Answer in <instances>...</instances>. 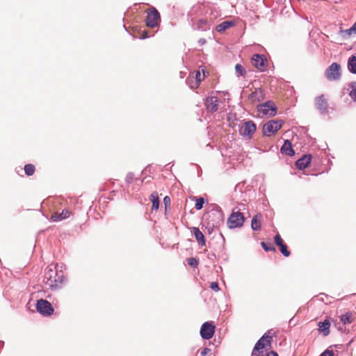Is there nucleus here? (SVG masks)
<instances>
[{"label": "nucleus", "mask_w": 356, "mask_h": 356, "mask_svg": "<svg viewBox=\"0 0 356 356\" xmlns=\"http://www.w3.org/2000/svg\"><path fill=\"white\" fill-rule=\"evenodd\" d=\"M35 168L33 164H26L24 166V172L27 176H31L34 174Z\"/></svg>", "instance_id": "nucleus-26"}, {"label": "nucleus", "mask_w": 356, "mask_h": 356, "mask_svg": "<svg viewBox=\"0 0 356 356\" xmlns=\"http://www.w3.org/2000/svg\"><path fill=\"white\" fill-rule=\"evenodd\" d=\"M320 356H334V353L332 350H326L322 353Z\"/></svg>", "instance_id": "nucleus-37"}, {"label": "nucleus", "mask_w": 356, "mask_h": 356, "mask_svg": "<svg viewBox=\"0 0 356 356\" xmlns=\"http://www.w3.org/2000/svg\"><path fill=\"white\" fill-rule=\"evenodd\" d=\"M261 245L262 248L266 252H269V251L275 252V248L271 243H266L265 242H261Z\"/></svg>", "instance_id": "nucleus-29"}, {"label": "nucleus", "mask_w": 356, "mask_h": 356, "mask_svg": "<svg viewBox=\"0 0 356 356\" xmlns=\"http://www.w3.org/2000/svg\"><path fill=\"white\" fill-rule=\"evenodd\" d=\"M275 243L277 246H280V245H282L284 243L283 239L282 238L281 236L279 234H277L275 236Z\"/></svg>", "instance_id": "nucleus-34"}, {"label": "nucleus", "mask_w": 356, "mask_h": 356, "mask_svg": "<svg viewBox=\"0 0 356 356\" xmlns=\"http://www.w3.org/2000/svg\"><path fill=\"white\" fill-rule=\"evenodd\" d=\"M193 200H196V203H195V207L197 210H200L202 209V208L203 207V204L204 203V200L203 197H193Z\"/></svg>", "instance_id": "nucleus-28"}, {"label": "nucleus", "mask_w": 356, "mask_h": 356, "mask_svg": "<svg viewBox=\"0 0 356 356\" xmlns=\"http://www.w3.org/2000/svg\"><path fill=\"white\" fill-rule=\"evenodd\" d=\"M215 325L211 322H206L202 324L200 329L201 337L204 339H210L213 336Z\"/></svg>", "instance_id": "nucleus-9"}, {"label": "nucleus", "mask_w": 356, "mask_h": 356, "mask_svg": "<svg viewBox=\"0 0 356 356\" xmlns=\"http://www.w3.org/2000/svg\"><path fill=\"white\" fill-rule=\"evenodd\" d=\"M281 152L288 156H293L295 152L292 148L291 142L289 140H286L281 147Z\"/></svg>", "instance_id": "nucleus-20"}, {"label": "nucleus", "mask_w": 356, "mask_h": 356, "mask_svg": "<svg viewBox=\"0 0 356 356\" xmlns=\"http://www.w3.org/2000/svg\"><path fill=\"white\" fill-rule=\"evenodd\" d=\"M193 233L195 237V239L197 240V243H199V245H200L202 246H204L206 245V241L204 238V236L198 227H193Z\"/></svg>", "instance_id": "nucleus-19"}, {"label": "nucleus", "mask_w": 356, "mask_h": 356, "mask_svg": "<svg viewBox=\"0 0 356 356\" xmlns=\"http://www.w3.org/2000/svg\"><path fill=\"white\" fill-rule=\"evenodd\" d=\"M283 122L280 120H270L263 127V132L265 136H270L275 134L282 127Z\"/></svg>", "instance_id": "nucleus-4"}, {"label": "nucleus", "mask_w": 356, "mask_h": 356, "mask_svg": "<svg viewBox=\"0 0 356 356\" xmlns=\"http://www.w3.org/2000/svg\"><path fill=\"white\" fill-rule=\"evenodd\" d=\"M71 214L72 213L69 210L63 209L61 213H54L51 216V219L54 222H58L69 218Z\"/></svg>", "instance_id": "nucleus-14"}, {"label": "nucleus", "mask_w": 356, "mask_h": 356, "mask_svg": "<svg viewBox=\"0 0 356 356\" xmlns=\"http://www.w3.org/2000/svg\"><path fill=\"white\" fill-rule=\"evenodd\" d=\"M43 282L50 289L57 288L63 282V275H58L55 266L49 265L44 270Z\"/></svg>", "instance_id": "nucleus-1"}, {"label": "nucleus", "mask_w": 356, "mask_h": 356, "mask_svg": "<svg viewBox=\"0 0 356 356\" xmlns=\"http://www.w3.org/2000/svg\"><path fill=\"white\" fill-rule=\"evenodd\" d=\"M311 161L312 156L310 154H307L298 159L296 164L298 168L300 170H303L309 165V164L311 163Z\"/></svg>", "instance_id": "nucleus-15"}, {"label": "nucleus", "mask_w": 356, "mask_h": 356, "mask_svg": "<svg viewBox=\"0 0 356 356\" xmlns=\"http://www.w3.org/2000/svg\"><path fill=\"white\" fill-rule=\"evenodd\" d=\"M235 70L236 73L240 76H244L246 73V71L244 69V67L240 64H236L235 65Z\"/></svg>", "instance_id": "nucleus-31"}, {"label": "nucleus", "mask_w": 356, "mask_h": 356, "mask_svg": "<svg viewBox=\"0 0 356 356\" xmlns=\"http://www.w3.org/2000/svg\"><path fill=\"white\" fill-rule=\"evenodd\" d=\"M192 76V81H194V85L192 86V89H195L198 88L200 82L204 79V75H202L200 71L195 72V74H191Z\"/></svg>", "instance_id": "nucleus-21"}, {"label": "nucleus", "mask_w": 356, "mask_h": 356, "mask_svg": "<svg viewBox=\"0 0 356 356\" xmlns=\"http://www.w3.org/2000/svg\"><path fill=\"white\" fill-rule=\"evenodd\" d=\"M252 63L259 71H264L266 67L267 60L261 55L254 54L252 58Z\"/></svg>", "instance_id": "nucleus-11"}, {"label": "nucleus", "mask_w": 356, "mask_h": 356, "mask_svg": "<svg viewBox=\"0 0 356 356\" xmlns=\"http://www.w3.org/2000/svg\"><path fill=\"white\" fill-rule=\"evenodd\" d=\"M149 200L152 203V210H158L159 207V194L156 191L153 192L150 196Z\"/></svg>", "instance_id": "nucleus-22"}, {"label": "nucleus", "mask_w": 356, "mask_h": 356, "mask_svg": "<svg viewBox=\"0 0 356 356\" xmlns=\"http://www.w3.org/2000/svg\"><path fill=\"white\" fill-rule=\"evenodd\" d=\"M266 356H279L278 354L274 351H270Z\"/></svg>", "instance_id": "nucleus-44"}, {"label": "nucleus", "mask_w": 356, "mask_h": 356, "mask_svg": "<svg viewBox=\"0 0 356 356\" xmlns=\"http://www.w3.org/2000/svg\"><path fill=\"white\" fill-rule=\"evenodd\" d=\"M318 326V332L323 333V336H327L330 334V322L328 319L319 322Z\"/></svg>", "instance_id": "nucleus-18"}, {"label": "nucleus", "mask_w": 356, "mask_h": 356, "mask_svg": "<svg viewBox=\"0 0 356 356\" xmlns=\"http://www.w3.org/2000/svg\"><path fill=\"white\" fill-rule=\"evenodd\" d=\"M134 179V175L132 173H129L127 175L126 181L127 183H131Z\"/></svg>", "instance_id": "nucleus-39"}, {"label": "nucleus", "mask_w": 356, "mask_h": 356, "mask_svg": "<svg viewBox=\"0 0 356 356\" xmlns=\"http://www.w3.org/2000/svg\"><path fill=\"white\" fill-rule=\"evenodd\" d=\"M211 352V350L209 348H204L202 350L201 353H200V355L201 356H206L208 354H210Z\"/></svg>", "instance_id": "nucleus-35"}, {"label": "nucleus", "mask_w": 356, "mask_h": 356, "mask_svg": "<svg viewBox=\"0 0 356 356\" xmlns=\"http://www.w3.org/2000/svg\"><path fill=\"white\" fill-rule=\"evenodd\" d=\"M316 106L321 112L324 113L327 107V101L323 95H321L316 99Z\"/></svg>", "instance_id": "nucleus-17"}, {"label": "nucleus", "mask_w": 356, "mask_h": 356, "mask_svg": "<svg viewBox=\"0 0 356 356\" xmlns=\"http://www.w3.org/2000/svg\"><path fill=\"white\" fill-rule=\"evenodd\" d=\"M340 320L343 324H350L355 321V316L351 312H346L340 316Z\"/></svg>", "instance_id": "nucleus-24"}, {"label": "nucleus", "mask_w": 356, "mask_h": 356, "mask_svg": "<svg viewBox=\"0 0 356 356\" xmlns=\"http://www.w3.org/2000/svg\"><path fill=\"white\" fill-rule=\"evenodd\" d=\"M234 25V23L232 21H225L220 24L217 25L216 27V30L219 32L222 33L225 31L226 29L233 26Z\"/></svg>", "instance_id": "nucleus-23"}, {"label": "nucleus", "mask_w": 356, "mask_h": 356, "mask_svg": "<svg viewBox=\"0 0 356 356\" xmlns=\"http://www.w3.org/2000/svg\"><path fill=\"white\" fill-rule=\"evenodd\" d=\"M208 27V22L207 19H201L197 22V29L198 30H206Z\"/></svg>", "instance_id": "nucleus-27"}, {"label": "nucleus", "mask_w": 356, "mask_h": 356, "mask_svg": "<svg viewBox=\"0 0 356 356\" xmlns=\"http://www.w3.org/2000/svg\"><path fill=\"white\" fill-rule=\"evenodd\" d=\"M349 95L355 101H356V82L352 83L351 90Z\"/></svg>", "instance_id": "nucleus-32"}, {"label": "nucleus", "mask_w": 356, "mask_h": 356, "mask_svg": "<svg viewBox=\"0 0 356 356\" xmlns=\"http://www.w3.org/2000/svg\"><path fill=\"white\" fill-rule=\"evenodd\" d=\"M258 111L265 115L275 116L277 113V107L273 101L259 104L257 106Z\"/></svg>", "instance_id": "nucleus-7"}, {"label": "nucleus", "mask_w": 356, "mask_h": 356, "mask_svg": "<svg viewBox=\"0 0 356 356\" xmlns=\"http://www.w3.org/2000/svg\"><path fill=\"white\" fill-rule=\"evenodd\" d=\"M341 75V66L337 63H332L325 72V76L331 81L339 80Z\"/></svg>", "instance_id": "nucleus-6"}, {"label": "nucleus", "mask_w": 356, "mask_h": 356, "mask_svg": "<svg viewBox=\"0 0 356 356\" xmlns=\"http://www.w3.org/2000/svg\"><path fill=\"white\" fill-rule=\"evenodd\" d=\"M244 221L245 218L243 213L240 212L239 209H234L227 220V225L231 229L240 227L243 225Z\"/></svg>", "instance_id": "nucleus-2"}, {"label": "nucleus", "mask_w": 356, "mask_h": 356, "mask_svg": "<svg viewBox=\"0 0 356 356\" xmlns=\"http://www.w3.org/2000/svg\"><path fill=\"white\" fill-rule=\"evenodd\" d=\"M256 131V125L252 121H248L243 124L240 129V134L250 137Z\"/></svg>", "instance_id": "nucleus-10"}, {"label": "nucleus", "mask_w": 356, "mask_h": 356, "mask_svg": "<svg viewBox=\"0 0 356 356\" xmlns=\"http://www.w3.org/2000/svg\"><path fill=\"white\" fill-rule=\"evenodd\" d=\"M187 261H188V264L192 267H197V265H198V261L194 258V257H191V258H188L187 259Z\"/></svg>", "instance_id": "nucleus-33"}, {"label": "nucleus", "mask_w": 356, "mask_h": 356, "mask_svg": "<svg viewBox=\"0 0 356 356\" xmlns=\"http://www.w3.org/2000/svg\"><path fill=\"white\" fill-rule=\"evenodd\" d=\"M147 37H148V33H147V32L146 31H143V33H142V35H141L140 38H142V39H145V38H147Z\"/></svg>", "instance_id": "nucleus-42"}, {"label": "nucleus", "mask_w": 356, "mask_h": 356, "mask_svg": "<svg viewBox=\"0 0 356 356\" xmlns=\"http://www.w3.org/2000/svg\"><path fill=\"white\" fill-rule=\"evenodd\" d=\"M272 340V337L268 335V334H266L264 335L255 344L253 350L252 355L260 356L263 353V350L267 347L270 346V341Z\"/></svg>", "instance_id": "nucleus-5"}, {"label": "nucleus", "mask_w": 356, "mask_h": 356, "mask_svg": "<svg viewBox=\"0 0 356 356\" xmlns=\"http://www.w3.org/2000/svg\"><path fill=\"white\" fill-rule=\"evenodd\" d=\"M352 33L356 34V22L354 23L353 26L350 28Z\"/></svg>", "instance_id": "nucleus-43"}, {"label": "nucleus", "mask_w": 356, "mask_h": 356, "mask_svg": "<svg viewBox=\"0 0 356 356\" xmlns=\"http://www.w3.org/2000/svg\"><path fill=\"white\" fill-rule=\"evenodd\" d=\"M348 67L352 73L356 74V56H353L349 58Z\"/></svg>", "instance_id": "nucleus-25"}, {"label": "nucleus", "mask_w": 356, "mask_h": 356, "mask_svg": "<svg viewBox=\"0 0 356 356\" xmlns=\"http://www.w3.org/2000/svg\"><path fill=\"white\" fill-rule=\"evenodd\" d=\"M205 106L208 111L214 113L218 109V99L216 97H208L205 100Z\"/></svg>", "instance_id": "nucleus-13"}, {"label": "nucleus", "mask_w": 356, "mask_h": 356, "mask_svg": "<svg viewBox=\"0 0 356 356\" xmlns=\"http://www.w3.org/2000/svg\"><path fill=\"white\" fill-rule=\"evenodd\" d=\"M187 83L191 88H192L193 85H194V81H192V76L191 75L187 79Z\"/></svg>", "instance_id": "nucleus-41"}, {"label": "nucleus", "mask_w": 356, "mask_h": 356, "mask_svg": "<svg viewBox=\"0 0 356 356\" xmlns=\"http://www.w3.org/2000/svg\"><path fill=\"white\" fill-rule=\"evenodd\" d=\"M263 216L261 213H259L256 214L251 220V227L254 231H259L261 229V222Z\"/></svg>", "instance_id": "nucleus-16"}, {"label": "nucleus", "mask_w": 356, "mask_h": 356, "mask_svg": "<svg viewBox=\"0 0 356 356\" xmlns=\"http://www.w3.org/2000/svg\"><path fill=\"white\" fill-rule=\"evenodd\" d=\"M265 98V92L264 90L261 88H256L253 92H252L249 97L248 99L252 103H255L258 102H261Z\"/></svg>", "instance_id": "nucleus-12"}, {"label": "nucleus", "mask_w": 356, "mask_h": 356, "mask_svg": "<svg viewBox=\"0 0 356 356\" xmlns=\"http://www.w3.org/2000/svg\"><path fill=\"white\" fill-rule=\"evenodd\" d=\"M147 16L145 19L146 25L150 28L157 26L161 21L160 14L158 10L152 7L146 10Z\"/></svg>", "instance_id": "nucleus-3"}, {"label": "nucleus", "mask_w": 356, "mask_h": 356, "mask_svg": "<svg viewBox=\"0 0 356 356\" xmlns=\"http://www.w3.org/2000/svg\"><path fill=\"white\" fill-rule=\"evenodd\" d=\"M163 203L165 206V207L170 204V198L168 196H165L163 198Z\"/></svg>", "instance_id": "nucleus-40"}, {"label": "nucleus", "mask_w": 356, "mask_h": 356, "mask_svg": "<svg viewBox=\"0 0 356 356\" xmlns=\"http://www.w3.org/2000/svg\"><path fill=\"white\" fill-rule=\"evenodd\" d=\"M341 34H346L348 36H350L352 34V31L350 29H346V30H341L340 31Z\"/></svg>", "instance_id": "nucleus-38"}, {"label": "nucleus", "mask_w": 356, "mask_h": 356, "mask_svg": "<svg viewBox=\"0 0 356 356\" xmlns=\"http://www.w3.org/2000/svg\"><path fill=\"white\" fill-rule=\"evenodd\" d=\"M37 311L43 316H49L54 312V308L51 303L44 299H40L36 303Z\"/></svg>", "instance_id": "nucleus-8"}, {"label": "nucleus", "mask_w": 356, "mask_h": 356, "mask_svg": "<svg viewBox=\"0 0 356 356\" xmlns=\"http://www.w3.org/2000/svg\"><path fill=\"white\" fill-rule=\"evenodd\" d=\"M210 287L212 290H213L215 291H218L220 289L219 286H218V284L216 282H211Z\"/></svg>", "instance_id": "nucleus-36"}, {"label": "nucleus", "mask_w": 356, "mask_h": 356, "mask_svg": "<svg viewBox=\"0 0 356 356\" xmlns=\"http://www.w3.org/2000/svg\"><path fill=\"white\" fill-rule=\"evenodd\" d=\"M280 248V252L284 257H289L291 254V252L289 250H288L287 246L286 244L283 243L282 245L279 246Z\"/></svg>", "instance_id": "nucleus-30"}]
</instances>
